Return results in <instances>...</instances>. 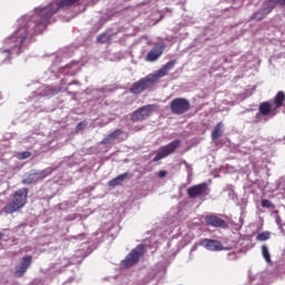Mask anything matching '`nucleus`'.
Returning <instances> with one entry per match:
<instances>
[{"mask_svg":"<svg viewBox=\"0 0 285 285\" xmlns=\"http://www.w3.org/2000/svg\"><path fill=\"white\" fill-rule=\"evenodd\" d=\"M79 0H52L46 7H38L31 13L18 19L14 32L3 41L0 49V59H11L13 55H21L28 46V41L37 35H41L48 23H52V17L59 10L72 8Z\"/></svg>","mask_w":285,"mask_h":285,"instance_id":"f257e3e1","label":"nucleus"},{"mask_svg":"<svg viewBox=\"0 0 285 285\" xmlns=\"http://www.w3.org/2000/svg\"><path fill=\"white\" fill-rule=\"evenodd\" d=\"M175 63H177V61L170 60L155 73H150L147 77L135 82L130 88V92H132V95H141L144 90H148L150 86L157 83V81H159L163 77H166V75H168V72H170L173 68H175Z\"/></svg>","mask_w":285,"mask_h":285,"instance_id":"f03ea898","label":"nucleus"},{"mask_svg":"<svg viewBox=\"0 0 285 285\" xmlns=\"http://www.w3.org/2000/svg\"><path fill=\"white\" fill-rule=\"evenodd\" d=\"M69 57H72V52H70L68 49L60 51L57 55L55 61L52 62L49 72H51V75H55V77H57V75L59 73L69 75L70 77L77 75L79 72V68H81L79 62L71 61L68 65H63V61H66V59H68Z\"/></svg>","mask_w":285,"mask_h":285,"instance_id":"7ed1b4c3","label":"nucleus"},{"mask_svg":"<svg viewBox=\"0 0 285 285\" xmlns=\"http://www.w3.org/2000/svg\"><path fill=\"white\" fill-rule=\"evenodd\" d=\"M282 106L285 107V95L283 91H278L273 102L266 101L259 105L254 121H256V124L268 121L267 117H275V115H277V108H282Z\"/></svg>","mask_w":285,"mask_h":285,"instance_id":"20e7f679","label":"nucleus"},{"mask_svg":"<svg viewBox=\"0 0 285 285\" xmlns=\"http://www.w3.org/2000/svg\"><path fill=\"white\" fill-rule=\"evenodd\" d=\"M28 202V188H21L18 189L12 200L7 204L3 208V213L7 215H12V213H17V210H21L26 206V203Z\"/></svg>","mask_w":285,"mask_h":285,"instance_id":"39448f33","label":"nucleus"},{"mask_svg":"<svg viewBox=\"0 0 285 285\" xmlns=\"http://www.w3.org/2000/svg\"><path fill=\"white\" fill-rule=\"evenodd\" d=\"M180 144V139H175L166 146L160 147L153 161H161V159H166V157L173 155V153L179 148Z\"/></svg>","mask_w":285,"mask_h":285,"instance_id":"423d86ee","label":"nucleus"},{"mask_svg":"<svg viewBox=\"0 0 285 285\" xmlns=\"http://www.w3.org/2000/svg\"><path fill=\"white\" fill-rule=\"evenodd\" d=\"M169 108L173 115H184L190 110V102L186 98H175L171 100Z\"/></svg>","mask_w":285,"mask_h":285,"instance_id":"0eeeda50","label":"nucleus"},{"mask_svg":"<svg viewBox=\"0 0 285 285\" xmlns=\"http://www.w3.org/2000/svg\"><path fill=\"white\" fill-rule=\"evenodd\" d=\"M144 255V245H138L131 253L121 262L122 268H130V266H135L139 258Z\"/></svg>","mask_w":285,"mask_h":285,"instance_id":"6e6552de","label":"nucleus"},{"mask_svg":"<svg viewBox=\"0 0 285 285\" xmlns=\"http://www.w3.org/2000/svg\"><path fill=\"white\" fill-rule=\"evenodd\" d=\"M155 112V105H146L131 114V121H144Z\"/></svg>","mask_w":285,"mask_h":285,"instance_id":"1a4fd4ad","label":"nucleus"},{"mask_svg":"<svg viewBox=\"0 0 285 285\" xmlns=\"http://www.w3.org/2000/svg\"><path fill=\"white\" fill-rule=\"evenodd\" d=\"M53 170V168L48 167L47 169L41 170L39 173L30 174L27 178L22 179V184L30 185L35 184L36 181H39V179H46L48 175H52Z\"/></svg>","mask_w":285,"mask_h":285,"instance_id":"9d476101","label":"nucleus"},{"mask_svg":"<svg viewBox=\"0 0 285 285\" xmlns=\"http://www.w3.org/2000/svg\"><path fill=\"white\" fill-rule=\"evenodd\" d=\"M187 194L191 199H195V197H203L208 195V184L202 183L198 185H195L193 187H189L187 189Z\"/></svg>","mask_w":285,"mask_h":285,"instance_id":"9b49d317","label":"nucleus"},{"mask_svg":"<svg viewBox=\"0 0 285 285\" xmlns=\"http://www.w3.org/2000/svg\"><path fill=\"white\" fill-rule=\"evenodd\" d=\"M200 246H203V248H206V250H212L214 253L224 250V245L222 244V242L210 238H205L200 240Z\"/></svg>","mask_w":285,"mask_h":285,"instance_id":"f8f14e48","label":"nucleus"},{"mask_svg":"<svg viewBox=\"0 0 285 285\" xmlns=\"http://www.w3.org/2000/svg\"><path fill=\"white\" fill-rule=\"evenodd\" d=\"M31 264H32V256H24L21 263L19 264V266L16 267V271H14L16 277H23L28 268H30Z\"/></svg>","mask_w":285,"mask_h":285,"instance_id":"ddd939ff","label":"nucleus"},{"mask_svg":"<svg viewBox=\"0 0 285 285\" xmlns=\"http://www.w3.org/2000/svg\"><path fill=\"white\" fill-rule=\"evenodd\" d=\"M160 55H164V47H154L146 57L147 61H157Z\"/></svg>","mask_w":285,"mask_h":285,"instance_id":"4468645a","label":"nucleus"},{"mask_svg":"<svg viewBox=\"0 0 285 285\" xmlns=\"http://www.w3.org/2000/svg\"><path fill=\"white\" fill-rule=\"evenodd\" d=\"M205 222L208 224V226H214V228H219L223 224H225L224 219L215 215L206 216Z\"/></svg>","mask_w":285,"mask_h":285,"instance_id":"2eb2a0df","label":"nucleus"},{"mask_svg":"<svg viewBox=\"0 0 285 285\" xmlns=\"http://www.w3.org/2000/svg\"><path fill=\"white\" fill-rule=\"evenodd\" d=\"M120 135H124V131L121 129H116L115 131H112L111 134H109L107 137H105L100 144L106 145V144H110V141H115V139H117L118 137H120Z\"/></svg>","mask_w":285,"mask_h":285,"instance_id":"dca6fc26","label":"nucleus"},{"mask_svg":"<svg viewBox=\"0 0 285 285\" xmlns=\"http://www.w3.org/2000/svg\"><path fill=\"white\" fill-rule=\"evenodd\" d=\"M128 175H129L128 173H125L112 178L111 180H109L108 186H110L111 188H115V186H119L120 184H124V181L128 179Z\"/></svg>","mask_w":285,"mask_h":285,"instance_id":"f3484780","label":"nucleus"},{"mask_svg":"<svg viewBox=\"0 0 285 285\" xmlns=\"http://www.w3.org/2000/svg\"><path fill=\"white\" fill-rule=\"evenodd\" d=\"M224 135V124L218 122L215 127L214 130L212 131V139L215 141V139H219Z\"/></svg>","mask_w":285,"mask_h":285,"instance_id":"a211bd4d","label":"nucleus"},{"mask_svg":"<svg viewBox=\"0 0 285 285\" xmlns=\"http://www.w3.org/2000/svg\"><path fill=\"white\" fill-rule=\"evenodd\" d=\"M271 4H266V1L263 4V10L262 11H256L253 14V19H255V21H262V19L265 17V14H268L269 12H266V10H268Z\"/></svg>","mask_w":285,"mask_h":285,"instance_id":"6ab92c4d","label":"nucleus"},{"mask_svg":"<svg viewBox=\"0 0 285 285\" xmlns=\"http://www.w3.org/2000/svg\"><path fill=\"white\" fill-rule=\"evenodd\" d=\"M277 3H281V6H285V0H266V6H269L268 9H265V12H273V9Z\"/></svg>","mask_w":285,"mask_h":285,"instance_id":"aec40b11","label":"nucleus"},{"mask_svg":"<svg viewBox=\"0 0 285 285\" xmlns=\"http://www.w3.org/2000/svg\"><path fill=\"white\" fill-rule=\"evenodd\" d=\"M58 92H61V88L46 87L45 89L46 97H55V95H58Z\"/></svg>","mask_w":285,"mask_h":285,"instance_id":"412c9836","label":"nucleus"},{"mask_svg":"<svg viewBox=\"0 0 285 285\" xmlns=\"http://www.w3.org/2000/svg\"><path fill=\"white\" fill-rule=\"evenodd\" d=\"M262 255L267 264H271V252L268 250V246H262Z\"/></svg>","mask_w":285,"mask_h":285,"instance_id":"4be33fe9","label":"nucleus"},{"mask_svg":"<svg viewBox=\"0 0 285 285\" xmlns=\"http://www.w3.org/2000/svg\"><path fill=\"white\" fill-rule=\"evenodd\" d=\"M257 242H266L271 239V232H263L256 236Z\"/></svg>","mask_w":285,"mask_h":285,"instance_id":"5701e85b","label":"nucleus"},{"mask_svg":"<svg viewBox=\"0 0 285 285\" xmlns=\"http://www.w3.org/2000/svg\"><path fill=\"white\" fill-rule=\"evenodd\" d=\"M110 39H111L110 33H101L100 36H98L97 41L98 43H108Z\"/></svg>","mask_w":285,"mask_h":285,"instance_id":"b1692460","label":"nucleus"},{"mask_svg":"<svg viewBox=\"0 0 285 285\" xmlns=\"http://www.w3.org/2000/svg\"><path fill=\"white\" fill-rule=\"evenodd\" d=\"M31 153L30 151H20L16 155L17 159H28L31 157Z\"/></svg>","mask_w":285,"mask_h":285,"instance_id":"393cba45","label":"nucleus"},{"mask_svg":"<svg viewBox=\"0 0 285 285\" xmlns=\"http://www.w3.org/2000/svg\"><path fill=\"white\" fill-rule=\"evenodd\" d=\"M262 206H263V208H271L273 206V203H271V200H268V199H263Z\"/></svg>","mask_w":285,"mask_h":285,"instance_id":"a878e982","label":"nucleus"},{"mask_svg":"<svg viewBox=\"0 0 285 285\" xmlns=\"http://www.w3.org/2000/svg\"><path fill=\"white\" fill-rule=\"evenodd\" d=\"M166 175H168V171H166V170H160V171L158 173V177H159L160 179H164V177H166Z\"/></svg>","mask_w":285,"mask_h":285,"instance_id":"bb28decb","label":"nucleus"},{"mask_svg":"<svg viewBox=\"0 0 285 285\" xmlns=\"http://www.w3.org/2000/svg\"><path fill=\"white\" fill-rule=\"evenodd\" d=\"M28 141H30L31 144H35V142H36L35 136L29 137V138H28Z\"/></svg>","mask_w":285,"mask_h":285,"instance_id":"cd10ccee","label":"nucleus"},{"mask_svg":"<svg viewBox=\"0 0 285 285\" xmlns=\"http://www.w3.org/2000/svg\"><path fill=\"white\" fill-rule=\"evenodd\" d=\"M184 165L186 166V168H188V170H193V167L190 165H188L187 161H184Z\"/></svg>","mask_w":285,"mask_h":285,"instance_id":"c85d7f7f","label":"nucleus"},{"mask_svg":"<svg viewBox=\"0 0 285 285\" xmlns=\"http://www.w3.org/2000/svg\"><path fill=\"white\" fill-rule=\"evenodd\" d=\"M72 83H79V81L69 82V86H72Z\"/></svg>","mask_w":285,"mask_h":285,"instance_id":"c756f323","label":"nucleus"},{"mask_svg":"<svg viewBox=\"0 0 285 285\" xmlns=\"http://www.w3.org/2000/svg\"><path fill=\"white\" fill-rule=\"evenodd\" d=\"M77 128H78V129L81 128V122L77 125Z\"/></svg>","mask_w":285,"mask_h":285,"instance_id":"7c9ffc66","label":"nucleus"},{"mask_svg":"<svg viewBox=\"0 0 285 285\" xmlns=\"http://www.w3.org/2000/svg\"><path fill=\"white\" fill-rule=\"evenodd\" d=\"M1 237H3V233H0V239H1Z\"/></svg>","mask_w":285,"mask_h":285,"instance_id":"2f4dec72","label":"nucleus"}]
</instances>
